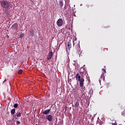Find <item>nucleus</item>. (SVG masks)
<instances>
[{
  "label": "nucleus",
  "instance_id": "f3484780",
  "mask_svg": "<svg viewBox=\"0 0 125 125\" xmlns=\"http://www.w3.org/2000/svg\"><path fill=\"white\" fill-rule=\"evenodd\" d=\"M14 107L15 108H17V107H18V104H15L14 105Z\"/></svg>",
  "mask_w": 125,
  "mask_h": 125
},
{
  "label": "nucleus",
  "instance_id": "5701e85b",
  "mask_svg": "<svg viewBox=\"0 0 125 125\" xmlns=\"http://www.w3.org/2000/svg\"><path fill=\"white\" fill-rule=\"evenodd\" d=\"M4 82H6V79H5V80L4 81Z\"/></svg>",
  "mask_w": 125,
  "mask_h": 125
},
{
  "label": "nucleus",
  "instance_id": "4468645a",
  "mask_svg": "<svg viewBox=\"0 0 125 125\" xmlns=\"http://www.w3.org/2000/svg\"><path fill=\"white\" fill-rule=\"evenodd\" d=\"M18 74L19 75H21V74H22V73H23V70L22 69H20L18 71Z\"/></svg>",
  "mask_w": 125,
  "mask_h": 125
},
{
  "label": "nucleus",
  "instance_id": "9b49d317",
  "mask_svg": "<svg viewBox=\"0 0 125 125\" xmlns=\"http://www.w3.org/2000/svg\"><path fill=\"white\" fill-rule=\"evenodd\" d=\"M79 106H80V103H79V102H76L75 104V107L76 108H79Z\"/></svg>",
  "mask_w": 125,
  "mask_h": 125
},
{
  "label": "nucleus",
  "instance_id": "39448f33",
  "mask_svg": "<svg viewBox=\"0 0 125 125\" xmlns=\"http://www.w3.org/2000/svg\"><path fill=\"white\" fill-rule=\"evenodd\" d=\"M76 79L78 81V82H80L82 79H81V75H80L79 73H77L76 76Z\"/></svg>",
  "mask_w": 125,
  "mask_h": 125
},
{
  "label": "nucleus",
  "instance_id": "423d86ee",
  "mask_svg": "<svg viewBox=\"0 0 125 125\" xmlns=\"http://www.w3.org/2000/svg\"><path fill=\"white\" fill-rule=\"evenodd\" d=\"M79 82H80V86H83V83H84V79L81 78V80Z\"/></svg>",
  "mask_w": 125,
  "mask_h": 125
},
{
  "label": "nucleus",
  "instance_id": "a211bd4d",
  "mask_svg": "<svg viewBox=\"0 0 125 125\" xmlns=\"http://www.w3.org/2000/svg\"><path fill=\"white\" fill-rule=\"evenodd\" d=\"M102 78H104V76H101V78L99 79L100 83H101V80H102Z\"/></svg>",
  "mask_w": 125,
  "mask_h": 125
},
{
  "label": "nucleus",
  "instance_id": "412c9836",
  "mask_svg": "<svg viewBox=\"0 0 125 125\" xmlns=\"http://www.w3.org/2000/svg\"><path fill=\"white\" fill-rule=\"evenodd\" d=\"M20 122L19 121H17V125H20Z\"/></svg>",
  "mask_w": 125,
  "mask_h": 125
},
{
  "label": "nucleus",
  "instance_id": "1a4fd4ad",
  "mask_svg": "<svg viewBox=\"0 0 125 125\" xmlns=\"http://www.w3.org/2000/svg\"><path fill=\"white\" fill-rule=\"evenodd\" d=\"M102 71H103V73L102 74V77H104L103 78V80H104L105 79V76H104V73H106V70L104 68L102 69Z\"/></svg>",
  "mask_w": 125,
  "mask_h": 125
},
{
  "label": "nucleus",
  "instance_id": "20e7f679",
  "mask_svg": "<svg viewBox=\"0 0 125 125\" xmlns=\"http://www.w3.org/2000/svg\"><path fill=\"white\" fill-rule=\"evenodd\" d=\"M46 119L49 121V122H51L52 120H53V118L52 117V116L51 115H49L46 116Z\"/></svg>",
  "mask_w": 125,
  "mask_h": 125
},
{
  "label": "nucleus",
  "instance_id": "0eeeda50",
  "mask_svg": "<svg viewBox=\"0 0 125 125\" xmlns=\"http://www.w3.org/2000/svg\"><path fill=\"white\" fill-rule=\"evenodd\" d=\"M50 112V109L45 110L43 112L42 114L44 115H47V114H49V112Z\"/></svg>",
  "mask_w": 125,
  "mask_h": 125
},
{
  "label": "nucleus",
  "instance_id": "aec40b11",
  "mask_svg": "<svg viewBox=\"0 0 125 125\" xmlns=\"http://www.w3.org/2000/svg\"><path fill=\"white\" fill-rule=\"evenodd\" d=\"M30 35H34V32H33V30L30 31Z\"/></svg>",
  "mask_w": 125,
  "mask_h": 125
},
{
  "label": "nucleus",
  "instance_id": "f03ea898",
  "mask_svg": "<svg viewBox=\"0 0 125 125\" xmlns=\"http://www.w3.org/2000/svg\"><path fill=\"white\" fill-rule=\"evenodd\" d=\"M57 25L58 27H61L63 25V20L62 19H59L57 21Z\"/></svg>",
  "mask_w": 125,
  "mask_h": 125
},
{
  "label": "nucleus",
  "instance_id": "f8f14e48",
  "mask_svg": "<svg viewBox=\"0 0 125 125\" xmlns=\"http://www.w3.org/2000/svg\"><path fill=\"white\" fill-rule=\"evenodd\" d=\"M11 115H14L15 114V108H13L11 110Z\"/></svg>",
  "mask_w": 125,
  "mask_h": 125
},
{
  "label": "nucleus",
  "instance_id": "4be33fe9",
  "mask_svg": "<svg viewBox=\"0 0 125 125\" xmlns=\"http://www.w3.org/2000/svg\"><path fill=\"white\" fill-rule=\"evenodd\" d=\"M7 38L8 39H9V36L8 35H7Z\"/></svg>",
  "mask_w": 125,
  "mask_h": 125
},
{
  "label": "nucleus",
  "instance_id": "9d476101",
  "mask_svg": "<svg viewBox=\"0 0 125 125\" xmlns=\"http://www.w3.org/2000/svg\"><path fill=\"white\" fill-rule=\"evenodd\" d=\"M72 44H71V42H67V48L68 49H69V50H70V49L71 48V47H72Z\"/></svg>",
  "mask_w": 125,
  "mask_h": 125
},
{
  "label": "nucleus",
  "instance_id": "7ed1b4c3",
  "mask_svg": "<svg viewBox=\"0 0 125 125\" xmlns=\"http://www.w3.org/2000/svg\"><path fill=\"white\" fill-rule=\"evenodd\" d=\"M53 56V53L52 52H50L47 56V60H50Z\"/></svg>",
  "mask_w": 125,
  "mask_h": 125
},
{
  "label": "nucleus",
  "instance_id": "2eb2a0df",
  "mask_svg": "<svg viewBox=\"0 0 125 125\" xmlns=\"http://www.w3.org/2000/svg\"><path fill=\"white\" fill-rule=\"evenodd\" d=\"M80 87H82L83 91H84V90H85V87H84L83 85V86H80Z\"/></svg>",
  "mask_w": 125,
  "mask_h": 125
},
{
  "label": "nucleus",
  "instance_id": "f257e3e1",
  "mask_svg": "<svg viewBox=\"0 0 125 125\" xmlns=\"http://www.w3.org/2000/svg\"><path fill=\"white\" fill-rule=\"evenodd\" d=\"M1 4L3 8H7V9L11 6V4L8 1L3 0L1 2Z\"/></svg>",
  "mask_w": 125,
  "mask_h": 125
},
{
  "label": "nucleus",
  "instance_id": "6e6552de",
  "mask_svg": "<svg viewBox=\"0 0 125 125\" xmlns=\"http://www.w3.org/2000/svg\"><path fill=\"white\" fill-rule=\"evenodd\" d=\"M12 27L13 28V29H14V30H15V29H17V28H18V24L17 23H14L12 26Z\"/></svg>",
  "mask_w": 125,
  "mask_h": 125
},
{
  "label": "nucleus",
  "instance_id": "dca6fc26",
  "mask_svg": "<svg viewBox=\"0 0 125 125\" xmlns=\"http://www.w3.org/2000/svg\"><path fill=\"white\" fill-rule=\"evenodd\" d=\"M17 117L18 118H20V117H21V113L19 112L17 115Z\"/></svg>",
  "mask_w": 125,
  "mask_h": 125
},
{
  "label": "nucleus",
  "instance_id": "6ab92c4d",
  "mask_svg": "<svg viewBox=\"0 0 125 125\" xmlns=\"http://www.w3.org/2000/svg\"><path fill=\"white\" fill-rule=\"evenodd\" d=\"M89 93H90L91 94H92V93H93V90H92V89H90L89 90Z\"/></svg>",
  "mask_w": 125,
  "mask_h": 125
},
{
  "label": "nucleus",
  "instance_id": "ddd939ff",
  "mask_svg": "<svg viewBox=\"0 0 125 125\" xmlns=\"http://www.w3.org/2000/svg\"><path fill=\"white\" fill-rule=\"evenodd\" d=\"M63 1L62 0H60L59 1V5H60V6H61L62 7L63 6Z\"/></svg>",
  "mask_w": 125,
  "mask_h": 125
}]
</instances>
